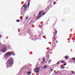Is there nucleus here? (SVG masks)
Instances as JSON below:
<instances>
[{
  "label": "nucleus",
  "mask_w": 75,
  "mask_h": 75,
  "mask_svg": "<svg viewBox=\"0 0 75 75\" xmlns=\"http://www.w3.org/2000/svg\"><path fill=\"white\" fill-rule=\"evenodd\" d=\"M20 20H18V21H17V22H20Z\"/></svg>",
  "instance_id": "25"
},
{
  "label": "nucleus",
  "mask_w": 75,
  "mask_h": 75,
  "mask_svg": "<svg viewBox=\"0 0 75 75\" xmlns=\"http://www.w3.org/2000/svg\"><path fill=\"white\" fill-rule=\"evenodd\" d=\"M54 73H55V72H54Z\"/></svg>",
  "instance_id": "41"
},
{
  "label": "nucleus",
  "mask_w": 75,
  "mask_h": 75,
  "mask_svg": "<svg viewBox=\"0 0 75 75\" xmlns=\"http://www.w3.org/2000/svg\"><path fill=\"white\" fill-rule=\"evenodd\" d=\"M47 68V66L46 65H45L44 66V68Z\"/></svg>",
  "instance_id": "10"
},
{
  "label": "nucleus",
  "mask_w": 75,
  "mask_h": 75,
  "mask_svg": "<svg viewBox=\"0 0 75 75\" xmlns=\"http://www.w3.org/2000/svg\"><path fill=\"white\" fill-rule=\"evenodd\" d=\"M43 61L44 62H45V59H43Z\"/></svg>",
  "instance_id": "23"
},
{
  "label": "nucleus",
  "mask_w": 75,
  "mask_h": 75,
  "mask_svg": "<svg viewBox=\"0 0 75 75\" xmlns=\"http://www.w3.org/2000/svg\"><path fill=\"white\" fill-rule=\"evenodd\" d=\"M48 61V60H47V61Z\"/></svg>",
  "instance_id": "44"
},
{
  "label": "nucleus",
  "mask_w": 75,
  "mask_h": 75,
  "mask_svg": "<svg viewBox=\"0 0 75 75\" xmlns=\"http://www.w3.org/2000/svg\"><path fill=\"white\" fill-rule=\"evenodd\" d=\"M1 51L3 52L4 53H5L6 52V48H3L1 50Z\"/></svg>",
  "instance_id": "5"
},
{
  "label": "nucleus",
  "mask_w": 75,
  "mask_h": 75,
  "mask_svg": "<svg viewBox=\"0 0 75 75\" xmlns=\"http://www.w3.org/2000/svg\"><path fill=\"white\" fill-rule=\"evenodd\" d=\"M31 73V72L30 71H28L27 72V74L28 75H30Z\"/></svg>",
  "instance_id": "7"
},
{
  "label": "nucleus",
  "mask_w": 75,
  "mask_h": 75,
  "mask_svg": "<svg viewBox=\"0 0 75 75\" xmlns=\"http://www.w3.org/2000/svg\"><path fill=\"white\" fill-rule=\"evenodd\" d=\"M58 42V41L56 40V43H57Z\"/></svg>",
  "instance_id": "32"
},
{
  "label": "nucleus",
  "mask_w": 75,
  "mask_h": 75,
  "mask_svg": "<svg viewBox=\"0 0 75 75\" xmlns=\"http://www.w3.org/2000/svg\"><path fill=\"white\" fill-rule=\"evenodd\" d=\"M40 67H38L34 69V71H35V73H38V72H40Z\"/></svg>",
  "instance_id": "4"
},
{
  "label": "nucleus",
  "mask_w": 75,
  "mask_h": 75,
  "mask_svg": "<svg viewBox=\"0 0 75 75\" xmlns=\"http://www.w3.org/2000/svg\"><path fill=\"white\" fill-rule=\"evenodd\" d=\"M30 3L29 2H28V7H29V6H30Z\"/></svg>",
  "instance_id": "8"
},
{
  "label": "nucleus",
  "mask_w": 75,
  "mask_h": 75,
  "mask_svg": "<svg viewBox=\"0 0 75 75\" xmlns=\"http://www.w3.org/2000/svg\"><path fill=\"white\" fill-rule=\"evenodd\" d=\"M71 73H72V74H75V72L74 71H72L71 72Z\"/></svg>",
  "instance_id": "12"
},
{
  "label": "nucleus",
  "mask_w": 75,
  "mask_h": 75,
  "mask_svg": "<svg viewBox=\"0 0 75 75\" xmlns=\"http://www.w3.org/2000/svg\"><path fill=\"white\" fill-rule=\"evenodd\" d=\"M26 3H27V2H26L25 3L23 6L21 8V12L23 11V10L24 7V9L26 10V9L27 8V4H26Z\"/></svg>",
  "instance_id": "3"
},
{
  "label": "nucleus",
  "mask_w": 75,
  "mask_h": 75,
  "mask_svg": "<svg viewBox=\"0 0 75 75\" xmlns=\"http://www.w3.org/2000/svg\"><path fill=\"white\" fill-rule=\"evenodd\" d=\"M66 64H63V65H66Z\"/></svg>",
  "instance_id": "29"
},
{
  "label": "nucleus",
  "mask_w": 75,
  "mask_h": 75,
  "mask_svg": "<svg viewBox=\"0 0 75 75\" xmlns=\"http://www.w3.org/2000/svg\"><path fill=\"white\" fill-rule=\"evenodd\" d=\"M72 59H73V60H74V61H75V58L73 57V58H72Z\"/></svg>",
  "instance_id": "17"
},
{
  "label": "nucleus",
  "mask_w": 75,
  "mask_h": 75,
  "mask_svg": "<svg viewBox=\"0 0 75 75\" xmlns=\"http://www.w3.org/2000/svg\"><path fill=\"white\" fill-rule=\"evenodd\" d=\"M41 13H42V12H39V13L38 14V15H39V14H41Z\"/></svg>",
  "instance_id": "15"
},
{
  "label": "nucleus",
  "mask_w": 75,
  "mask_h": 75,
  "mask_svg": "<svg viewBox=\"0 0 75 75\" xmlns=\"http://www.w3.org/2000/svg\"><path fill=\"white\" fill-rule=\"evenodd\" d=\"M41 16V14L39 15L36 17V19H38V18H39V19H40V17Z\"/></svg>",
  "instance_id": "6"
},
{
  "label": "nucleus",
  "mask_w": 75,
  "mask_h": 75,
  "mask_svg": "<svg viewBox=\"0 0 75 75\" xmlns=\"http://www.w3.org/2000/svg\"><path fill=\"white\" fill-rule=\"evenodd\" d=\"M62 68H63V69H64V68H65V67H62Z\"/></svg>",
  "instance_id": "28"
},
{
  "label": "nucleus",
  "mask_w": 75,
  "mask_h": 75,
  "mask_svg": "<svg viewBox=\"0 0 75 75\" xmlns=\"http://www.w3.org/2000/svg\"><path fill=\"white\" fill-rule=\"evenodd\" d=\"M1 33H3V32H1Z\"/></svg>",
  "instance_id": "37"
},
{
  "label": "nucleus",
  "mask_w": 75,
  "mask_h": 75,
  "mask_svg": "<svg viewBox=\"0 0 75 75\" xmlns=\"http://www.w3.org/2000/svg\"><path fill=\"white\" fill-rule=\"evenodd\" d=\"M21 17H22V16H21Z\"/></svg>",
  "instance_id": "39"
},
{
  "label": "nucleus",
  "mask_w": 75,
  "mask_h": 75,
  "mask_svg": "<svg viewBox=\"0 0 75 75\" xmlns=\"http://www.w3.org/2000/svg\"><path fill=\"white\" fill-rule=\"evenodd\" d=\"M43 11H44V10H42L41 11V12H42H42H43Z\"/></svg>",
  "instance_id": "24"
},
{
  "label": "nucleus",
  "mask_w": 75,
  "mask_h": 75,
  "mask_svg": "<svg viewBox=\"0 0 75 75\" xmlns=\"http://www.w3.org/2000/svg\"><path fill=\"white\" fill-rule=\"evenodd\" d=\"M65 59H67V58H68V57L67 56H66L65 57Z\"/></svg>",
  "instance_id": "11"
},
{
  "label": "nucleus",
  "mask_w": 75,
  "mask_h": 75,
  "mask_svg": "<svg viewBox=\"0 0 75 75\" xmlns=\"http://www.w3.org/2000/svg\"><path fill=\"white\" fill-rule=\"evenodd\" d=\"M64 62H65V61H62V62H61V63H64Z\"/></svg>",
  "instance_id": "18"
},
{
  "label": "nucleus",
  "mask_w": 75,
  "mask_h": 75,
  "mask_svg": "<svg viewBox=\"0 0 75 75\" xmlns=\"http://www.w3.org/2000/svg\"><path fill=\"white\" fill-rule=\"evenodd\" d=\"M21 20H22V18H20Z\"/></svg>",
  "instance_id": "35"
},
{
  "label": "nucleus",
  "mask_w": 75,
  "mask_h": 75,
  "mask_svg": "<svg viewBox=\"0 0 75 75\" xmlns=\"http://www.w3.org/2000/svg\"><path fill=\"white\" fill-rule=\"evenodd\" d=\"M45 14H46V13H43L42 14V16H44V15H45Z\"/></svg>",
  "instance_id": "14"
},
{
  "label": "nucleus",
  "mask_w": 75,
  "mask_h": 75,
  "mask_svg": "<svg viewBox=\"0 0 75 75\" xmlns=\"http://www.w3.org/2000/svg\"><path fill=\"white\" fill-rule=\"evenodd\" d=\"M40 34V35H44V33H43L42 32Z\"/></svg>",
  "instance_id": "9"
},
{
  "label": "nucleus",
  "mask_w": 75,
  "mask_h": 75,
  "mask_svg": "<svg viewBox=\"0 0 75 75\" xmlns=\"http://www.w3.org/2000/svg\"><path fill=\"white\" fill-rule=\"evenodd\" d=\"M1 43H0V48L1 47Z\"/></svg>",
  "instance_id": "30"
},
{
  "label": "nucleus",
  "mask_w": 75,
  "mask_h": 75,
  "mask_svg": "<svg viewBox=\"0 0 75 75\" xmlns=\"http://www.w3.org/2000/svg\"><path fill=\"white\" fill-rule=\"evenodd\" d=\"M57 31H56V34H57Z\"/></svg>",
  "instance_id": "34"
},
{
  "label": "nucleus",
  "mask_w": 75,
  "mask_h": 75,
  "mask_svg": "<svg viewBox=\"0 0 75 75\" xmlns=\"http://www.w3.org/2000/svg\"><path fill=\"white\" fill-rule=\"evenodd\" d=\"M59 71H57V73H58V72H59Z\"/></svg>",
  "instance_id": "31"
},
{
  "label": "nucleus",
  "mask_w": 75,
  "mask_h": 75,
  "mask_svg": "<svg viewBox=\"0 0 75 75\" xmlns=\"http://www.w3.org/2000/svg\"><path fill=\"white\" fill-rule=\"evenodd\" d=\"M22 3H23V2H22Z\"/></svg>",
  "instance_id": "40"
},
{
  "label": "nucleus",
  "mask_w": 75,
  "mask_h": 75,
  "mask_svg": "<svg viewBox=\"0 0 75 75\" xmlns=\"http://www.w3.org/2000/svg\"><path fill=\"white\" fill-rule=\"evenodd\" d=\"M50 70L51 71H53V70H52V69H50Z\"/></svg>",
  "instance_id": "26"
},
{
  "label": "nucleus",
  "mask_w": 75,
  "mask_h": 75,
  "mask_svg": "<svg viewBox=\"0 0 75 75\" xmlns=\"http://www.w3.org/2000/svg\"><path fill=\"white\" fill-rule=\"evenodd\" d=\"M48 61V60H47V61Z\"/></svg>",
  "instance_id": "43"
},
{
  "label": "nucleus",
  "mask_w": 75,
  "mask_h": 75,
  "mask_svg": "<svg viewBox=\"0 0 75 75\" xmlns=\"http://www.w3.org/2000/svg\"><path fill=\"white\" fill-rule=\"evenodd\" d=\"M23 11L24 13H25V9H24Z\"/></svg>",
  "instance_id": "19"
},
{
  "label": "nucleus",
  "mask_w": 75,
  "mask_h": 75,
  "mask_svg": "<svg viewBox=\"0 0 75 75\" xmlns=\"http://www.w3.org/2000/svg\"><path fill=\"white\" fill-rule=\"evenodd\" d=\"M55 74L56 75H57V74H58V72L57 71L55 73Z\"/></svg>",
  "instance_id": "22"
},
{
  "label": "nucleus",
  "mask_w": 75,
  "mask_h": 75,
  "mask_svg": "<svg viewBox=\"0 0 75 75\" xmlns=\"http://www.w3.org/2000/svg\"><path fill=\"white\" fill-rule=\"evenodd\" d=\"M13 62L12 58L10 57L9 59L8 60V62L6 63L7 68H8V67H10V65H13Z\"/></svg>",
  "instance_id": "1"
},
{
  "label": "nucleus",
  "mask_w": 75,
  "mask_h": 75,
  "mask_svg": "<svg viewBox=\"0 0 75 75\" xmlns=\"http://www.w3.org/2000/svg\"><path fill=\"white\" fill-rule=\"evenodd\" d=\"M59 62H58L57 63V64H59Z\"/></svg>",
  "instance_id": "27"
},
{
  "label": "nucleus",
  "mask_w": 75,
  "mask_h": 75,
  "mask_svg": "<svg viewBox=\"0 0 75 75\" xmlns=\"http://www.w3.org/2000/svg\"><path fill=\"white\" fill-rule=\"evenodd\" d=\"M56 4V2H54L53 3V4Z\"/></svg>",
  "instance_id": "21"
},
{
  "label": "nucleus",
  "mask_w": 75,
  "mask_h": 75,
  "mask_svg": "<svg viewBox=\"0 0 75 75\" xmlns=\"http://www.w3.org/2000/svg\"><path fill=\"white\" fill-rule=\"evenodd\" d=\"M12 55H15V54H14V53H13L12 52Z\"/></svg>",
  "instance_id": "16"
},
{
  "label": "nucleus",
  "mask_w": 75,
  "mask_h": 75,
  "mask_svg": "<svg viewBox=\"0 0 75 75\" xmlns=\"http://www.w3.org/2000/svg\"><path fill=\"white\" fill-rule=\"evenodd\" d=\"M51 60L50 59V60H49V62H51Z\"/></svg>",
  "instance_id": "20"
},
{
  "label": "nucleus",
  "mask_w": 75,
  "mask_h": 75,
  "mask_svg": "<svg viewBox=\"0 0 75 75\" xmlns=\"http://www.w3.org/2000/svg\"><path fill=\"white\" fill-rule=\"evenodd\" d=\"M28 16H26L25 17V19L27 20V19H28Z\"/></svg>",
  "instance_id": "13"
},
{
  "label": "nucleus",
  "mask_w": 75,
  "mask_h": 75,
  "mask_svg": "<svg viewBox=\"0 0 75 75\" xmlns=\"http://www.w3.org/2000/svg\"><path fill=\"white\" fill-rule=\"evenodd\" d=\"M12 54V52H8L6 53L4 55L5 58L6 59V60H7L8 59V58Z\"/></svg>",
  "instance_id": "2"
},
{
  "label": "nucleus",
  "mask_w": 75,
  "mask_h": 75,
  "mask_svg": "<svg viewBox=\"0 0 75 75\" xmlns=\"http://www.w3.org/2000/svg\"><path fill=\"white\" fill-rule=\"evenodd\" d=\"M54 72H56V71L55 70Z\"/></svg>",
  "instance_id": "36"
},
{
  "label": "nucleus",
  "mask_w": 75,
  "mask_h": 75,
  "mask_svg": "<svg viewBox=\"0 0 75 75\" xmlns=\"http://www.w3.org/2000/svg\"><path fill=\"white\" fill-rule=\"evenodd\" d=\"M73 42H74V41H73Z\"/></svg>",
  "instance_id": "38"
},
{
  "label": "nucleus",
  "mask_w": 75,
  "mask_h": 75,
  "mask_svg": "<svg viewBox=\"0 0 75 75\" xmlns=\"http://www.w3.org/2000/svg\"><path fill=\"white\" fill-rule=\"evenodd\" d=\"M1 36L0 35V38H1Z\"/></svg>",
  "instance_id": "33"
},
{
  "label": "nucleus",
  "mask_w": 75,
  "mask_h": 75,
  "mask_svg": "<svg viewBox=\"0 0 75 75\" xmlns=\"http://www.w3.org/2000/svg\"><path fill=\"white\" fill-rule=\"evenodd\" d=\"M34 40V39H33Z\"/></svg>",
  "instance_id": "42"
}]
</instances>
